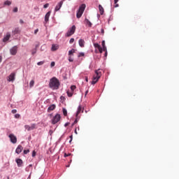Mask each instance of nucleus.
<instances>
[{
    "label": "nucleus",
    "instance_id": "f257e3e1",
    "mask_svg": "<svg viewBox=\"0 0 179 179\" xmlns=\"http://www.w3.org/2000/svg\"><path fill=\"white\" fill-rule=\"evenodd\" d=\"M60 85L59 80L56 77H53L50 80L49 87L52 90H58Z\"/></svg>",
    "mask_w": 179,
    "mask_h": 179
},
{
    "label": "nucleus",
    "instance_id": "f03ea898",
    "mask_svg": "<svg viewBox=\"0 0 179 179\" xmlns=\"http://www.w3.org/2000/svg\"><path fill=\"white\" fill-rule=\"evenodd\" d=\"M100 78H101V71H100V70L95 71V75L93 76L92 85H96V83L99 82Z\"/></svg>",
    "mask_w": 179,
    "mask_h": 179
},
{
    "label": "nucleus",
    "instance_id": "7ed1b4c3",
    "mask_svg": "<svg viewBox=\"0 0 179 179\" xmlns=\"http://www.w3.org/2000/svg\"><path fill=\"white\" fill-rule=\"evenodd\" d=\"M85 9H86V4H82L80 6L79 9L76 14V17L78 19H80L82 17V15H83V12H85Z\"/></svg>",
    "mask_w": 179,
    "mask_h": 179
},
{
    "label": "nucleus",
    "instance_id": "20e7f679",
    "mask_svg": "<svg viewBox=\"0 0 179 179\" xmlns=\"http://www.w3.org/2000/svg\"><path fill=\"white\" fill-rule=\"evenodd\" d=\"M75 31H76V26L73 25L66 34V37H71V36L75 34Z\"/></svg>",
    "mask_w": 179,
    "mask_h": 179
},
{
    "label": "nucleus",
    "instance_id": "39448f33",
    "mask_svg": "<svg viewBox=\"0 0 179 179\" xmlns=\"http://www.w3.org/2000/svg\"><path fill=\"white\" fill-rule=\"evenodd\" d=\"M61 120V115H59V114H56L54 117H53V118H52V124H53V125H55V124H57V122H59V121Z\"/></svg>",
    "mask_w": 179,
    "mask_h": 179
},
{
    "label": "nucleus",
    "instance_id": "423d86ee",
    "mask_svg": "<svg viewBox=\"0 0 179 179\" xmlns=\"http://www.w3.org/2000/svg\"><path fill=\"white\" fill-rule=\"evenodd\" d=\"M8 138H10V141L12 143H16V142H17V138H16V136L14 134H10Z\"/></svg>",
    "mask_w": 179,
    "mask_h": 179
},
{
    "label": "nucleus",
    "instance_id": "0eeeda50",
    "mask_svg": "<svg viewBox=\"0 0 179 179\" xmlns=\"http://www.w3.org/2000/svg\"><path fill=\"white\" fill-rule=\"evenodd\" d=\"M24 128L27 131H33V129H36V124H32L31 126L26 124Z\"/></svg>",
    "mask_w": 179,
    "mask_h": 179
},
{
    "label": "nucleus",
    "instance_id": "6e6552de",
    "mask_svg": "<svg viewBox=\"0 0 179 179\" xmlns=\"http://www.w3.org/2000/svg\"><path fill=\"white\" fill-rule=\"evenodd\" d=\"M10 53L11 54V55H16V54H17V46H13L10 50Z\"/></svg>",
    "mask_w": 179,
    "mask_h": 179
},
{
    "label": "nucleus",
    "instance_id": "1a4fd4ad",
    "mask_svg": "<svg viewBox=\"0 0 179 179\" xmlns=\"http://www.w3.org/2000/svg\"><path fill=\"white\" fill-rule=\"evenodd\" d=\"M15 75L16 74H15V73H11L10 76L7 78L8 82H14Z\"/></svg>",
    "mask_w": 179,
    "mask_h": 179
},
{
    "label": "nucleus",
    "instance_id": "9d476101",
    "mask_svg": "<svg viewBox=\"0 0 179 179\" xmlns=\"http://www.w3.org/2000/svg\"><path fill=\"white\" fill-rule=\"evenodd\" d=\"M22 150H23V146H22L21 145H19L15 150V153H17V155H20V153H22Z\"/></svg>",
    "mask_w": 179,
    "mask_h": 179
},
{
    "label": "nucleus",
    "instance_id": "9b49d317",
    "mask_svg": "<svg viewBox=\"0 0 179 179\" xmlns=\"http://www.w3.org/2000/svg\"><path fill=\"white\" fill-rule=\"evenodd\" d=\"M64 3V1H60L59 3H58V4L56 6L55 10L56 12H58V10H59L61 9V8H62V4Z\"/></svg>",
    "mask_w": 179,
    "mask_h": 179
},
{
    "label": "nucleus",
    "instance_id": "f8f14e48",
    "mask_svg": "<svg viewBox=\"0 0 179 179\" xmlns=\"http://www.w3.org/2000/svg\"><path fill=\"white\" fill-rule=\"evenodd\" d=\"M10 38V34L7 33L6 36L3 39V43H6V41H8Z\"/></svg>",
    "mask_w": 179,
    "mask_h": 179
},
{
    "label": "nucleus",
    "instance_id": "ddd939ff",
    "mask_svg": "<svg viewBox=\"0 0 179 179\" xmlns=\"http://www.w3.org/2000/svg\"><path fill=\"white\" fill-rule=\"evenodd\" d=\"M80 113H83V108H82V106H79L78 108V110L76 113V117H78L79 115V114H80Z\"/></svg>",
    "mask_w": 179,
    "mask_h": 179
},
{
    "label": "nucleus",
    "instance_id": "4468645a",
    "mask_svg": "<svg viewBox=\"0 0 179 179\" xmlns=\"http://www.w3.org/2000/svg\"><path fill=\"white\" fill-rule=\"evenodd\" d=\"M16 163H17L18 167H22V166H23V160H22L20 159H17Z\"/></svg>",
    "mask_w": 179,
    "mask_h": 179
},
{
    "label": "nucleus",
    "instance_id": "2eb2a0df",
    "mask_svg": "<svg viewBox=\"0 0 179 179\" xmlns=\"http://www.w3.org/2000/svg\"><path fill=\"white\" fill-rule=\"evenodd\" d=\"M55 104H52L50 106L48 107V113H50V111H54V110H55Z\"/></svg>",
    "mask_w": 179,
    "mask_h": 179
},
{
    "label": "nucleus",
    "instance_id": "dca6fc26",
    "mask_svg": "<svg viewBox=\"0 0 179 179\" xmlns=\"http://www.w3.org/2000/svg\"><path fill=\"white\" fill-rule=\"evenodd\" d=\"M51 15V11H48L45 16V22L47 23V22H48L49 19H50V16Z\"/></svg>",
    "mask_w": 179,
    "mask_h": 179
},
{
    "label": "nucleus",
    "instance_id": "f3484780",
    "mask_svg": "<svg viewBox=\"0 0 179 179\" xmlns=\"http://www.w3.org/2000/svg\"><path fill=\"white\" fill-rule=\"evenodd\" d=\"M99 10L100 15L104 14V8H103V6L100 4L99 5Z\"/></svg>",
    "mask_w": 179,
    "mask_h": 179
},
{
    "label": "nucleus",
    "instance_id": "a211bd4d",
    "mask_svg": "<svg viewBox=\"0 0 179 179\" xmlns=\"http://www.w3.org/2000/svg\"><path fill=\"white\" fill-rule=\"evenodd\" d=\"M78 44L80 45V47H81L82 48H83V47H85V40L83 39H80L78 41Z\"/></svg>",
    "mask_w": 179,
    "mask_h": 179
},
{
    "label": "nucleus",
    "instance_id": "6ab92c4d",
    "mask_svg": "<svg viewBox=\"0 0 179 179\" xmlns=\"http://www.w3.org/2000/svg\"><path fill=\"white\" fill-rule=\"evenodd\" d=\"M59 48V46L58 45H52V51H57Z\"/></svg>",
    "mask_w": 179,
    "mask_h": 179
},
{
    "label": "nucleus",
    "instance_id": "aec40b11",
    "mask_svg": "<svg viewBox=\"0 0 179 179\" xmlns=\"http://www.w3.org/2000/svg\"><path fill=\"white\" fill-rule=\"evenodd\" d=\"M85 23L86 24H87L89 26V27H92V22L90 21H89V20L87 18H85Z\"/></svg>",
    "mask_w": 179,
    "mask_h": 179
},
{
    "label": "nucleus",
    "instance_id": "412c9836",
    "mask_svg": "<svg viewBox=\"0 0 179 179\" xmlns=\"http://www.w3.org/2000/svg\"><path fill=\"white\" fill-rule=\"evenodd\" d=\"M13 34H19L20 33V30H19V28H15L14 31H13Z\"/></svg>",
    "mask_w": 179,
    "mask_h": 179
},
{
    "label": "nucleus",
    "instance_id": "4be33fe9",
    "mask_svg": "<svg viewBox=\"0 0 179 179\" xmlns=\"http://www.w3.org/2000/svg\"><path fill=\"white\" fill-rule=\"evenodd\" d=\"M75 54V49H71V50L69 51V55L72 57Z\"/></svg>",
    "mask_w": 179,
    "mask_h": 179
},
{
    "label": "nucleus",
    "instance_id": "5701e85b",
    "mask_svg": "<svg viewBox=\"0 0 179 179\" xmlns=\"http://www.w3.org/2000/svg\"><path fill=\"white\" fill-rule=\"evenodd\" d=\"M4 5H7L8 6H10V5H12V1L7 0L4 2Z\"/></svg>",
    "mask_w": 179,
    "mask_h": 179
},
{
    "label": "nucleus",
    "instance_id": "b1692460",
    "mask_svg": "<svg viewBox=\"0 0 179 179\" xmlns=\"http://www.w3.org/2000/svg\"><path fill=\"white\" fill-rule=\"evenodd\" d=\"M118 1L119 0H114V3H115V6H114V8H118V6H120L118 3Z\"/></svg>",
    "mask_w": 179,
    "mask_h": 179
},
{
    "label": "nucleus",
    "instance_id": "393cba45",
    "mask_svg": "<svg viewBox=\"0 0 179 179\" xmlns=\"http://www.w3.org/2000/svg\"><path fill=\"white\" fill-rule=\"evenodd\" d=\"M34 86V80H32L29 83V87H33Z\"/></svg>",
    "mask_w": 179,
    "mask_h": 179
},
{
    "label": "nucleus",
    "instance_id": "a878e982",
    "mask_svg": "<svg viewBox=\"0 0 179 179\" xmlns=\"http://www.w3.org/2000/svg\"><path fill=\"white\" fill-rule=\"evenodd\" d=\"M63 114L65 117H66V115H68V111L66 110V109L63 108Z\"/></svg>",
    "mask_w": 179,
    "mask_h": 179
},
{
    "label": "nucleus",
    "instance_id": "bb28decb",
    "mask_svg": "<svg viewBox=\"0 0 179 179\" xmlns=\"http://www.w3.org/2000/svg\"><path fill=\"white\" fill-rule=\"evenodd\" d=\"M67 96L69 97H72V96H73V93L70 92L69 91H67Z\"/></svg>",
    "mask_w": 179,
    "mask_h": 179
},
{
    "label": "nucleus",
    "instance_id": "cd10ccee",
    "mask_svg": "<svg viewBox=\"0 0 179 179\" xmlns=\"http://www.w3.org/2000/svg\"><path fill=\"white\" fill-rule=\"evenodd\" d=\"M94 47L95 48H100V45H99V43H94Z\"/></svg>",
    "mask_w": 179,
    "mask_h": 179
},
{
    "label": "nucleus",
    "instance_id": "c85d7f7f",
    "mask_svg": "<svg viewBox=\"0 0 179 179\" xmlns=\"http://www.w3.org/2000/svg\"><path fill=\"white\" fill-rule=\"evenodd\" d=\"M69 62H73V58L72 57V56L69 57Z\"/></svg>",
    "mask_w": 179,
    "mask_h": 179
},
{
    "label": "nucleus",
    "instance_id": "c756f323",
    "mask_svg": "<svg viewBox=\"0 0 179 179\" xmlns=\"http://www.w3.org/2000/svg\"><path fill=\"white\" fill-rule=\"evenodd\" d=\"M37 65H38V66L44 65V61L38 62L37 63Z\"/></svg>",
    "mask_w": 179,
    "mask_h": 179
},
{
    "label": "nucleus",
    "instance_id": "7c9ffc66",
    "mask_svg": "<svg viewBox=\"0 0 179 179\" xmlns=\"http://www.w3.org/2000/svg\"><path fill=\"white\" fill-rule=\"evenodd\" d=\"M75 89H76V86H75V85H71V92H73V90H75Z\"/></svg>",
    "mask_w": 179,
    "mask_h": 179
},
{
    "label": "nucleus",
    "instance_id": "2f4dec72",
    "mask_svg": "<svg viewBox=\"0 0 179 179\" xmlns=\"http://www.w3.org/2000/svg\"><path fill=\"white\" fill-rule=\"evenodd\" d=\"M80 57H85V53L80 52L79 55H78V58H80Z\"/></svg>",
    "mask_w": 179,
    "mask_h": 179
},
{
    "label": "nucleus",
    "instance_id": "473e14b6",
    "mask_svg": "<svg viewBox=\"0 0 179 179\" xmlns=\"http://www.w3.org/2000/svg\"><path fill=\"white\" fill-rule=\"evenodd\" d=\"M23 152H24V155H27V153L30 152V150H24Z\"/></svg>",
    "mask_w": 179,
    "mask_h": 179
},
{
    "label": "nucleus",
    "instance_id": "72a5a7b5",
    "mask_svg": "<svg viewBox=\"0 0 179 179\" xmlns=\"http://www.w3.org/2000/svg\"><path fill=\"white\" fill-rule=\"evenodd\" d=\"M72 155V154H71V153H68V154H66V153H64V157H69V156H71Z\"/></svg>",
    "mask_w": 179,
    "mask_h": 179
},
{
    "label": "nucleus",
    "instance_id": "f704fd0d",
    "mask_svg": "<svg viewBox=\"0 0 179 179\" xmlns=\"http://www.w3.org/2000/svg\"><path fill=\"white\" fill-rule=\"evenodd\" d=\"M98 50L101 54L103 53V48H101V46H100L99 48H98Z\"/></svg>",
    "mask_w": 179,
    "mask_h": 179
},
{
    "label": "nucleus",
    "instance_id": "c9c22d12",
    "mask_svg": "<svg viewBox=\"0 0 179 179\" xmlns=\"http://www.w3.org/2000/svg\"><path fill=\"white\" fill-rule=\"evenodd\" d=\"M48 6H50V4L49 3H45L44 6H43V8L45 9H47V8H48Z\"/></svg>",
    "mask_w": 179,
    "mask_h": 179
},
{
    "label": "nucleus",
    "instance_id": "e433bc0d",
    "mask_svg": "<svg viewBox=\"0 0 179 179\" xmlns=\"http://www.w3.org/2000/svg\"><path fill=\"white\" fill-rule=\"evenodd\" d=\"M50 66L51 68H52L53 66H55V62H52L50 64Z\"/></svg>",
    "mask_w": 179,
    "mask_h": 179
},
{
    "label": "nucleus",
    "instance_id": "4c0bfd02",
    "mask_svg": "<svg viewBox=\"0 0 179 179\" xmlns=\"http://www.w3.org/2000/svg\"><path fill=\"white\" fill-rule=\"evenodd\" d=\"M69 138H70L69 143H71L72 140L73 139V136L71 135V136H69Z\"/></svg>",
    "mask_w": 179,
    "mask_h": 179
},
{
    "label": "nucleus",
    "instance_id": "58836bf2",
    "mask_svg": "<svg viewBox=\"0 0 179 179\" xmlns=\"http://www.w3.org/2000/svg\"><path fill=\"white\" fill-rule=\"evenodd\" d=\"M17 10H18L17 7H15V8H14V9L13 10V12H14L15 13H16V12H17Z\"/></svg>",
    "mask_w": 179,
    "mask_h": 179
},
{
    "label": "nucleus",
    "instance_id": "ea45409f",
    "mask_svg": "<svg viewBox=\"0 0 179 179\" xmlns=\"http://www.w3.org/2000/svg\"><path fill=\"white\" fill-rule=\"evenodd\" d=\"M73 41H75V39L73 38H71L69 41L70 44H72V43H73Z\"/></svg>",
    "mask_w": 179,
    "mask_h": 179
},
{
    "label": "nucleus",
    "instance_id": "a19ab883",
    "mask_svg": "<svg viewBox=\"0 0 179 179\" xmlns=\"http://www.w3.org/2000/svg\"><path fill=\"white\" fill-rule=\"evenodd\" d=\"M11 113L13 114H16V113H17V110L16 109H13V110H12Z\"/></svg>",
    "mask_w": 179,
    "mask_h": 179
},
{
    "label": "nucleus",
    "instance_id": "79ce46f5",
    "mask_svg": "<svg viewBox=\"0 0 179 179\" xmlns=\"http://www.w3.org/2000/svg\"><path fill=\"white\" fill-rule=\"evenodd\" d=\"M36 150H34L33 152H32V157H36Z\"/></svg>",
    "mask_w": 179,
    "mask_h": 179
},
{
    "label": "nucleus",
    "instance_id": "37998d69",
    "mask_svg": "<svg viewBox=\"0 0 179 179\" xmlns=\"http://www.w3.org/2000/svg\"><path fill=\"white\" fill-rule=\"evenodd\" d=\"M102 50H103V51L107 52V47L103 46Z\"/></svg>",
    "mask_w": 179,
    "mask_h": 179
},
{
    "label": "nucleus",
    "instance_id": "c03bdc74",
    "mask_svg": "<svg viewBox=\"0 0 179 179\" xmlns=\"http://www.w3.org/2000/svg\"><path fill=\"white\" fill-rule=\"evenodd\" d=\"M15 118H20V115H19V114H15Z\"/></svg>",
    "mask_w": 179,
    "mask_h": 179
},
{
    "label": "nucleus",
    "instance_id": "a18cd8bd",
    "mask_svg": "<svg viewBox=\"0 0 179 179\" xmlns=\"http://www.w3.org/2000/svg\"><path fill=\"white\" fill-rule=\"evenodd\" d=\"M102 46L106 47V41H102Z\"/></svg>",
    "mask_w": 179,
    "mask_h": 179
},
{
    "label": "nucleus",
    "instance_id": "49530a36",
    "mask_svg": "<svg viewBox=\"0 0 179 179\" xmlns=\"http://www.w3.org/2000/svg\"><path fill=\"white\" fill-rule=\"evenodd\" d=\"M77 123H78V119H76L72 125H75V124H77Z\"/></svg>",
    "mask_w": 179,
    "mask_h": 179
},
{
    "label": "nucleus",
    "instance_id": "de8ad7c7",
    "mask_svg": "<svg viewBox=\"0 0 179 179\" xmlns=\"http://www.w3.org/2000/svg\"><path fill=\"white\" fill-rule=\"evenodd\" d=\"M20 23L21 24H23V23H24V22L23 21V20H20Z\"/></svg>",
    "mask_w": 179,
    "mask_h": 179
},
{
    "label": "nucleus",
    "instance_id": "09e8293b",
    "mask_svg": "<svg viewBox=\"0 0 179 179\" xmlns=\"http://www.w3.org/2000/svg\"><path fill=\"white\" fill-rule=\"evenodd\" d=\"M37 33H38V29H36L34 31V34H36Z\"/></svg>",
    "mask_w": 179,
    "mask_h": 179
},
{
    "label": "nucleus",
    "instance_id": "8fccbe9b",
    "mask_svg": "<svg viewBox=\"0 0 179 179\" xmlns=\"http://www.w3.org/2000/svg\"><path fill=\"white\" fill-rule=\"evenodd\" d=\"M101 34H104V29H101Z\"/></svg>",
    "mask_w": 179,
    "mask_h": 179
},
{
    "label": "nucleus",
    "instance_id": "3c124183",
    "mask_svg": "<svg viewBox=\"0 0 179 179\" xmlns=\"http://www.w3.org/2000/svg\"><path fill=\"white\" fill-rule=\"evenodd\" d=\"M60 99L61 100H65V96H61Z\"/></svg>",
    "mask_w": 179,
    "mask_h": 179
},
{
    "label": "nucleus",
    "instance_id": "603ef678",
    "mask_svg": "<svg viewBox=\"0 0 179 179\" xmlns=\"http://www.w3.org/2000/svg\"><path fill=\"white\" fill-rule=\"evenodd\" d=\"M2 62V56H0V63Z\"/></svg>",
    "mask_w": 179,
    "mask_h": 179
},
{
    "label": "nucleus",
    "instance_id": "864d4df0",
    "mask_svg": "<svg viewBox=\"0 0 179 179\" xmlns=\"http://www.w3.org/2000/svg\"><path fill=\"white\" fill-rule=\"evenodd\" d=\"M85 81L89 82V79L87 78V77L85 78Z\"/></svg>",
    "mask_w": 179,
    "mask_h": 179
},
{
    "label": "nucleus",
    "instance_id": "5fc2aeb1",
    "mask_svg": "<svg viewBox=\"0 0 179 179\" xmlns=\"http://www.w3.org/2000/svg\"><path fill=\"white\" fill-rule=\"evenodd\" d=\"M68 125H69V123H66V124H64V127H68Z\"/></svg>",
    "mask_w": 179,
    "mask_h": 179
},
{
    "label": "nucleus",
    "instance_id": "6e6d98bb",
    "mask_svg": "<svg viewBox=\"0 0 179 179\" xmlns=\"http://www.w3.org/2000/svg\"><path fill=\"white\" fill-rule=\"evenodd\" d=\"M75 134H76V135H78V131H76V129H75Z\"/></svg>",
    "mask_w": 179,
    "mask_h": 179
},
{
    "label": "nucleus",
    "instance_id": "4d7b16f0",
    "mask_svg": "<svg viewBox=\"0 0 179 179\" xmlns=\"http://www.w3.org/2000/svg\"><path fill=\"white\" fill-rule=\"evenodd\" d=\"M29 167H33V165L32 164H29Z\"/></svg>",
    "mask_w": 179,
    "mask_h": 179
},
{
    "label": "nucleus",
    "instance_id": "13d9d810",
    "mask_svg": "<svg viewBox=\"0 0 179 179\" xmlns=\"http://www.w3.org/2000/svg\"><path fill=\"white\" fill-rule=\"evenodd\" d=\"M87 93H89V91H88V90L86 91L85 94H87Z\"/></svg>",
    "mask_w": 179,
    "mask_h": 179
},
{
    "label": "nucleus",
    "instance_id": "bf43d9fd",
    "mask_svg": "<svg viewBox=\"0 0 179 179\" xmlns=\"http://www.w3.org/2000/svg\"><path fill=\"white\" fill-rule=\"evenodd\" d=\"M105 56L107 57V51L105 53Z\"/></svg>",
    "mask_w": 179,
    "mask_h": 179
},
{
    "label": "nucleus",
    "instance_id": "052dcab7",
    "mask_svg": "<svg viewBox=\"0 0 179 179\" xmlns=\"http://www.w3.org/2000/svg\"><path fill=\"white\" fill-rule=\"evenodd\" d=\"M62 1H65V0H62Z\"/></svg>",
    "mask_w": 179,
    "mask_h": 179
}]
</instances>
